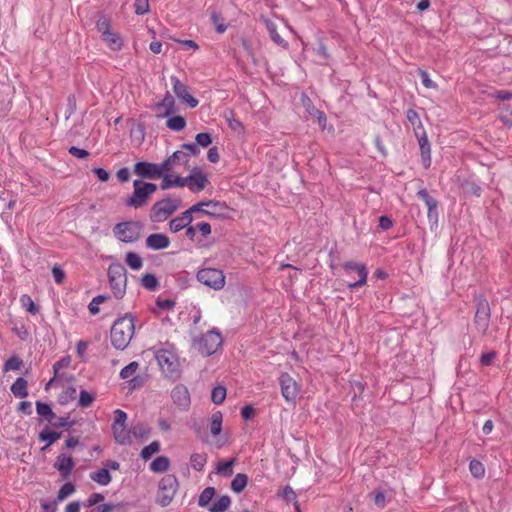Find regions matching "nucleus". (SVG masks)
<instances>
[{"mask_svg":"<svg viewBox=\"0 0 512 512\" xmlns=\"http://www.w3.org/2000/svg\"><path fill=\"white\" fill-rule=\"evenodd\" d=\"M135 332V318L127 313L118 318L110 331L111 344L115 349L124 350L130 343Z\"/></svg>","mask_w":512,"mask_h":512,"instance_id":"nucleus-1","label":"nucleus"},{"mask_svg":"<svg viewBox=\"0 0 512 512\" xmlns=\"http://www.w3.org/2000/svg\"><path fill=\"white\" fill-rule=\"evenodd\" d=\"M133 193L125 200V205L135 209L146 206L151 198V195L157 191V185L151 182H145L136 179L133 182Z\"/></svg>","mask_w":512,"mask_h":512,"instance_id":"nucleus-2","label":"nucleus"},{"mask_svg":"<svg viewBox=\"0 0 512 512\" xmlns=\"http://www.w3.org/2000/svg\"><path fill=\"white\" fill-rule=\"evenodd\" d=\"M222 343V335L216 328H213L205 334H201L199 337L193 339V347L201 355L206 357L214 354Z\"/></svg>","mask_w":512,"mask_h":512,"instance_id":"nucleus-3","label":"nucleus"},{"mask_svg":"<svg viewBox=\"0 0 512 512\" xmlns=\"http://www.w3.org/2000/svg\"><path fill=\"white\" fill-rule=\"evenodd\" d=\"M108 279L116 299H122L126 293L127 271L120 263H113L108 268Z\"/></svg>","mask_w":512,"mask_h":512,"instance_id":"nucleus-4","label":"nucleus"},{"mask_svg":"<svg viewBox=\"0 0 512 512\" xmlns=\"http://www.w3.org/2000/svg\"><path fill=\"white\" fill-rule=\"evenodd\" d=\"M179 487L178 479L173 474H167L158 483L156 502L162 506H168L176 495Z\"/></svg>","mask_w":512,"mask_h":512,"instance_id":"nucleus-5","label":"nucleus"},{"mask_svg":"<svg viewBox=\"0 0 512 512\" xmlns=\"http://www.w3.org/2000/svg\"><path fill=\"white\" fill-rule=\"evenodd\" d=\"M180 198H164L160 201L155 202L150 210V220L152 222H163L170 215H172L180 206Z\"/></svg>","mask_w":512,"mask_h":512,"instance_id":"nucleus-6","label":"nucleus"},{"mask_svg":"<svg viewBox=\"0 0 512 512\" xmlns=\"http://www.w3.org/2000/svg\"><path fill=\"white\" fill-rule=\"evenodd\" d=\"M142 225L137 221L117 223L113 228L114 236L123 243H134L141 235Z\"/></svg>","mask_w":512,"mask_h":512,"instance_id":"nucleus-7","label":"nucleus"},{"mask_svg":"<svg viewBox=\"0 0 512 512\" xmlns=\"http://www.w3.org/2000/svg\"><path fill=\"white\" fill-rule=\"evenodd\" d=\"M197 280L214 290H220L225 285L223 271L216 268H202L196 274Z\"/></svg>","mask_w":512,"mask_h":512,"instance_id":"nucleus-8","label":"nucleus"},{"mask_svg":"<svg viewBox=\"0 0 512 512\" xmlns=\"http://www.w3.org/2000/svg\"><path fill=\"white\" fill-rule=\"evenodd\" d=\"M156 360L167 376L173 377L177 375L179 371V359L178 356L169 349H160L156 353Z\"/></svg>","mask_w":512,"mask_h":512,"instance_id":"nucleus-9","label":"nucleus"},{"mask_svg":"<svg viewBox=\"0 0 512 512\" xmlns=\"http://www.w3.org/2000/svg\"><path fill=\"white\" fill-rule=\"evenodd\" d=\"M490 317H491V310L489 306V302L484 297L477 298V306H476V313L474 317V324L476 329L481 332V334L485 335L489 323H490Z\"/></svg>","mask_w":512,"mask_h":512,"instance_id":"nucleus-10","label":"nucleus"},{"mask_svg":"<svg viewBox=\"0 0 512 512\" xmlns=\"http://www.w3.org/2000/svg\"><path fill=\"white\" fill-rule=\"evenodd\" d=\"M279 385L284 399L288 402H295L299 393L297 382L285 372L281 373L279 377Z\"/></svg>","mask_w":512,"mask_h":512,"instance_id":"nucleus-11","label":"nucleus"},{"mask_svg":"<svg viewBox=\"0 0 512 512\" xmlns=\"http://www.w3.org/2000/svg\"><path fill=\"white\" fill-rule=\"evenodd\" d=\"M342 267L347 273L350 271H355L359 276V279L356 282L349 283L347 285V287L350 290L362 287L366 284L367 277H368V270H367V267L365 264H360L355 261H347L342 265Z\"/></svg>","mask_w":512,"mask_h":512,"instance_id":"nucleus-12","label":"nucleus"},{"mask_svg":"<svg viewBox=\"0 0 512 512\" xmlns=\"http://www.w3.org/2000/svg\"><path fill=\"white\" fill-rule=\"evenodd\" d=\"M171 82L173 84V91L179 99L186 102L190 108H195L198 105V100L189 93V88L186 84L182 83L175 76L171 77Z\"/></svg>","mask_w":512,"mask_h":512,"instance_id":"nucleus-13","label":"nucleus"},{"mask_svg":"<svg viewBox=\"0 0 512 512\" xmlns=\"http://www.w3.org/2000/svg\"><path fill=\"white\" fill-rule=\"evenodd\" d=\"M134 173L141 178L146 179H159L161 178V172L158 169V164L140 161L134 165Z\"/></svg>","mask_w":512,"mask_h":512,"instance_id":"nucleus-14","label":"nucleus"},{"mask_svg":"<svg viewBox=\"0 0 512 512\" xmlns=\"http://www.w3.org/2000/svg\"><path fill=\"white\" fill-rule=\"evenodd\" d=\"M188 188L192 192H200L205 189L208 184V177L198 167H194L191 173L187 176Z\"/></svg>","mask_w":512,"mask_h":512,"instance_id":"nucleus-15","label":"nucleus"},{"mask_svg":"<svg viewBox=\"0 0 512 512\" xmlns=\"http://www.w3.org/2000/svg\"><path fill=\"white\" fill-rule=\"evenodd\" d=\"M195 210H198L197 206H191L189 209L181 213V215L171 219L169 222L170 231L176 233L191 224L194 219L193 211Z\"/></svg>","mask_w":512,"mask_h":512,"instance_id":"nucleus-16","label":"nucleus"},{"mask_svg":"<svg viewBox=\"0 0 512 512\" xmlns=\"http://www.w3.org/2000/svg\"><path fill=\"white\" fill-rule=\"evenodd\" d=\"M74 466L75 463L72 456L64 453L58 455L54 463V468L60 472L62 478L65 480L70 477Z\"/></svg>","mask_w":512,"mask_h":512,"instance_id":"nucleus-17","label":"nucleus"},{"mask_svg":"<svg viewBox=\"0 0 512 512\" xmlns=\"http://www.w3.org/2000/svg\"><path fill=\"white\" fill-rule=\"evenodd\" d=\"M173 403L182 409H187L190 405V395L188 389L182 385H176L171 391Z\"/></svg>","mask_w":512,"mask_h":512,"instance_id":"nucleus-18","label":"nucleus"},{"mask_svg":"<svg viewBox=\"0 0 512 512\" xmlns=\"http://www.w3.org/2000/svg\"><path fill=\"white\" fill-rule=\"evenodd\" d=\"M154 109L158 112V118L169 117L175 112V100L171 94L167 92L162 101L155 104Z\"/></svg>","mask_w":512,"mask_h":512,"instance_id":"nucleus-19","label":"nucleus"},{"mask_svg":"<svg viewBox=\"0 0 512 512\" xmlns=\"http://www.w3.org/2000/svg\"><path fill=\"white\" fill-rule=\"evenodd\" d=\"M146 247L153 250H162L170 245V239L167 235L162 233L150 234L146 238Z\"/></svg>","mask_w":512,"mask_h":512,"instance_id":"nucleus-20","label":"nucleus"},{"mask_svg":"<svg viewBox=\"0 0 512 512\" xmlns=\"http://www.w3.org/2000/svg\"><path fill=\"white\" fill-rule=\"evenodd\" d=\"M417 139L420 146L422 164L424 168L428 169L431 165V146L426 132H423L421 135L417 134Z\"/></svg>","mask_w":512,"mask_h":512,"instance_id":"nucleus-21","label":"nucleus"},{"mask_svg":"<svg viewBox=\"0 0 512 512\" xmlns=\"http://www.w3.org/2000/svg\"><path fill=\"white\" fill-rule=\"evenodd\" d=\"M62 436V432L51 430L46 426L38 435V439L41 442H45V446L41 448V451H47L48 448L59 440Z\"/></svg>","mask_w":512,"mask_h":512,"instance_id":"nucleus-22","label":"nucleus"},{"mask_svg":"<svg viewBox=\"0 0 512 512\" xmlns=\"http://www.w3.org/2000/svg\"><path fill=\"white\" fill-rule=\"evenodd\" d=\"M36 412L37 414L46 420L51 426L57 418L55 412L52 410L51 406L42 401H36Z\"/></svg>","mask_w":512,"mask_h":512,"instance_id":"nucleus-23","label":"nucleus"},{"mask_svg":"<svg viewBox=\"0 0 512 512\" xmlns=\"http://www.w3.org/2000/svg\"><path fill=\"white\" fill-rule=\"evenodd\" d=\"M193 206H197V208H198V210L193 211V214L194 213H200L202 215H207V216H211V217H218L219 215L216 212H214V211L203 209V206H206V207H221V208H225L226 207L224 203H221V202L216 201V200L200 201V202L194 204Z\"/></svg>","mask_w":512,"mask_h":512,"instance_id":"nucleus-24","label":"nucleus"},{"mask_svg":"<svg viewBox=\"0 0 512 512\" xmlns=\"http://www.w3.org/2000/svg\"><path fill=\"white\" fill-rule=\"evenodd\" d=\"M265 26H266L267 31L269 32L271 40L276 45H278L282 48L288 47V42L280 36V34L277 31V25L273 21L266 19Z\"/></svg>","mask_w":512,"mask_h":512,"instance_id":"nucleus-25","label":"nucleus"},{"mask_svg":"<svg viewBox=\"0 0 512 512\" xmlns=\"http://www.w3.org/2000/svg\"><path fill=\"white\" fill-rule=\"evenodd\" d=\"M112 431L115 441L120 445H127L131 443V431L127 430L126 426H112Z\"/></svg>","mask_w":512,"mask_h":512,"instance_id":"nucleus-26","label":"nucleus"},{"mask_svg":"<svg viewBox=\"0 0 512 512\" xmlns=\"http://www.w3.org/2000/svg\"><path fill=\"white\" fill-rule=\"evenodd\" d=\"M27 385V381L24 378L19 377L11 385L10 390L15 397L25 398L28 396Z\"/></svg>","mask_w":512,"mask_h":512,"instance_id":"nucleus-27","label":"nucleus"},{"mask_svg":"<svg viewBox=\"0 0 512 512\" xmlns=\"http://www.w3.org/2000/svg\"><path fill=\"white\" fill-rule=\"evenodd\" d=\"M90 478L102 486H107L112 479L111 474L107 468H101L90 473Z\"/></svg>","mask_w":512,"mask_h":512,"instance_id":"nucleus-28","label":"nucleus"},{"mask_svg":"<svg viewBox=\"0 0 512 512\" xmlns=\"http://www.w3.org/2000/svg\"><path fill=\"white\" fill-rule=\"evenodd\" d=\"M102 39L107 43L108 47L114 51L121 50L123 46V40L118 33L110 31L103 35Z\"/></svg>","mask_w":512,"mask_h":512,"instance_id":"nucleus-29","label":"nucleus"},{"mask_svg":"<svg viewBox=\"0 0 512 512\" xmlns=\"http://www.w3.org/2000/svg\"><path fill=\"white\" fill-rule=\"evenodd\" d=\"M170 460L166 456H158L150 463V470L156 473H162L168 470Z\"/></svg>","mask_w":512,"mask_h":512,"instance_id":"nucleus-30","label":"nucleus"},{"mask_svg":"<svg viewBox=\"0 0 512 512\" xmlns=\"http://www.w3.org/2000/svg\"><path fill=\"white\" fill-rule=\"evenodd\" d=\"M75 398L76 388L74 386H69L59 394L57 402L59 405L65 406L69 404L71 401H73Z\"/></svg>","mask_w":512,"mask_h":512,"instance_id":"nucleus-31","label":"nucleus"},{"mask_svg":"<svg viewBox=\"0 0 512 512\" xmlns=\"http://www.w3.org/2000/svg\"><path fill=\"white\" fill-rule=\"evenodd\" d=\"M248 484V476L244 473H238L231 482V489L235 493H241Z\"/></svg>","mask_w":512,"mask_h":512,"instance_id":"nucleus-32","label":"nucleus"},{"mask_svg":"<svg viewBox=\"0 0 512 512\" xmlns=\"http://www.w3.org/2000/svg\"><path fill=\"white\" fill-rule=\"evenodd\" d=\"M207 463V454L206 453H193L190 456V464L192 468L196 471H202L204 469L205 464Z\"/></svg>","mask_w":512,"mask_h":512,"instance_id":"nucleus-33","label":"nucleus"},{"mask_svg":"<svg viewBox=\"0 0 512 512\" xmlns=\"http://www.w3.org/2000/svg\"><path fill=\"white\" fill-rule=\"evenodd\" d=\"M222 421L223 415L220 411H216L212 414L211 423H210V431L213 436H217L222 431Z\"/></svg>","mask_w":512,"mask_h":512,"instance_id":"nucleus-34","label":"nucleus"},{"mask_svg":"<svg viewBox=\"0 0 512 512\" xmlns=\"http://www.w3.org/2000/svg\"><path fill=\"white\" fill-rule=\"evenodd\" d=\"M141 285L149 291H155L159 287V281L154 274L146 273L141 278Z\"/></svg>","mask_w":512,"mask_h":512,"instance_id":"nucleus-35","label":"nucleus"},{"mask_svg":"<svg viewBox=\"0 0 512 512\" xmlns=\"http://www.w3.org/2000/svg\"><path fill=\"white\" fill-rule=\"evenodd\" d=\"M231 505V498L228 495L221 496L213 505L209 508L210 512H225Z\"/></svg>","mask_w":512,"mask_h":512,"instance_id":"nucleus-36","label":"nucleus"},{"mask_svg":"<svg viewBox=\"0 0 512 512\" xmlns=\"http://www.w3.org/2000/svg\"><path fill=\"white\" fill-rule=\"evenodd\" d=\"M234 465L235 459L220 461L216 467V472L222 476L230 477L233 474Z\"/></svg>","mask_w":512,"mask_h":512,"instance_id":"nucleus-37","label":"nucleus"},{"mask_svg":"<svg viewBox=\"0 0 512 512\" xmlns=\"http://www.w3.org/2000/svg\"><path fill=\"white\" fill-rule=\"evenodd\" d=\"M417 196L425 203L427 210H431V208H438V201L429 194L427 189H420L417 192Z\"/></svg>","mask_w":512,"mask_h":512,"instance_id":"nucleus-38","label":"nucleus"},{"mask_svg":"<svg viewBox=\"0 0 512 512\" xmlns=\"http://www.w3.org/2000/svg\"><path fill=\"white\" fill-rule=\"evenodd\" d=\"M469 471L474 478L481 479L485 475L483 463L477 459H472L469 463Z\"/></svg>","mask_w":512,"mask_h":512,"instance_id":"nucleus-39","label":"nucleus"},{"mask_svg":"<svg viewBox=\"0 0 512 512\" xmlns=\"http://www.w3.org/2000/svg\"><path fill=\"white\" fill-rule=\"evenodd\" d=\"M210 19L212 24L215 26V30L218 33H224L227 29V25L225 24V18L221 13L216 11H212L210 15Z\"/></svg>","mask_w":512,"mask_h":512,"instance_id":"nucleus-40","label":"nucleus"},{"mask_svg":"<svg viewBox=\"0 0 512 512\" xmlns=\"http://www.w3.org/2000/svg\"><path fill=\"white\" fill-rule=\"evenodd\" d=\"M125 262L132 270H139L143 266L142 258L135 252H128L125 257Z\"/></svg>","mask_w":512,"mask_h":512,"instance_id":"nucleus-41","label":"nucleus"},{"mask_svg":"<svg viewBox=\"0 0 512 512\" xmlns=\"http://www.w3.org/2000/svg\"><path fill=\"white\" fill-rule=\"evenodd\" d=\"M166 126L173 131H181L186 127V120L180 115L173 116L167 120Z\"/></svg>","mask_w":512,"mask_h":512,"instance_id":"nucleus-42","label":"nucleus"},{"mask_svg":"<svg viewBox=\"0 0 512 512\" xmlns=\"http://www.w3.org/2000/svg\"><path fill=\"white\" fill-rule=\"evenodd\" d=\"M216 494V490L214 487H206L202 492L201 494L199 495V498H198V505L200 507H206L208 506V504L211 502V500L213 499V497L215 496Z\"/></svg>","mask_w":512,"mask_h":512,"instance_id":"nucleus-43","label":"nucleus"},{"mask_svg":"<svg viewBox=\"0 0 512 512\" xmlns=\"http://www.w3.org/2000/svg\"><path fill=\"white\" fill-rule=\"evenodd\" d=\"M76 424L75 420H70V414L66 416L57 417L52 423V427L56 429L65 428L66 430H70Z\"/></svg>","mask_w":512,"mask_h":512,"instance_id":"nucleus-44","label":"nucleus"},{"mask_svg":"<svg viewBox=\"0 0 512 512\" xmlns=\"http://www.w3.org/2000/svg\"><path fill=\"white\" fill-rule=\"evenodd\" d=\"M23 365V360L17 356L13 355L9 359H7L3 365V371L8 372L11 370H19Z\"/></svg>","mask_w":512,"mask_h":512,"instance_id":"nucleus-45","label":"nucleus"},{"mask_svg":"<svg viewBox=\"0 0 512 512\" xmlns=\"http://www.w3.org/2000/svg\"><path fill=\"white\" fill-rule=\"evenodd\" d=\"M160 448V443L158 441H153L141 450L140 456L142 459L148 460L153 454L159 452Z\"/></svg>","mask_w":512,"mask_h":512,"instance_id":"nucleus-46","label":"nucleus"},{"mask_svg":"<svg viewBox=\"0 0 512 512\" xmlns=\"http://www.w3.org/2000/svg\"><path fill=\"white\" fill-rule=\"evenodd\" d=\"M76 490V487L73 483L67 482L65 483L58 491L56 501H63L66 498H68L70 495H72Z\"/></svg>","mask_w":512,"mask_h":512,"instance_id":"nucleus-47","label":"nucleus"},{"mask_svg":"<svg viewBox=\"0 0 512 512\" xmlns=\"http://www.w3.org/2000/svg\"><path fill=\"white\" fill-rule=\"evenodd\" d=\"M95 394L86 390H81L79 394L78 406L82 408L90 407L95 401Z\"/></svg>","mask_w":512,"mask_h":512,"instance_id":"nucleus-48","label":"nucleus"},{"mask_svg":"<svg viewBox=\"0 0 512 512\" xmlns=\"http://www.w3.org/2000/svg\"><path fill=\"white\" fill-rule=\"evenodd\" d=\"M226 398V388L224 386H216L211 393V400L214 404L220 405Z\"/></svg>","mask_w":512,"mask_h":512,"instance_id":"nucleus-49","label":"nucleus"},{"mask_svg":"<svg viewBox=\"0 0 512 512\" xmlns=\"http://www.w3.org/2000/svg\"><path fill=\"white\" fill-rule=\"evenodd\" d=\"M111 20L108 16L102 15L96 22V28L101 33V37L111 31Z\"/></svg>","mask_w":512,"mask_h":512,"instance_id":"nucleus-50","label":"nucleus"},{"mask_svg":"<svg viewBox=\"0 0 512 512\" xmlns=\"http://www.w3.org/2000/svg\"><path fill=\"white\" fill-rule=\"evenodd\" d=\"M234 116L235 115L232 110H229L227 113H225V119L228 123V126L233 131H236V132L243 131L244 130L243 124L239 120L235 119Z\"/></svg>","mask_w":512,"mask_h":512,"instance_id":"nucleus-51","label":"nucleus"},{"mask_svg":"<svg viewBox=\"0 0 512 512\" xmlns=\"http://www.w3.org/2000/svg\"><path fill=\"white\" fill-rule=\"evenodd\" d=\"M20 300L22 306L25 307L26 310L31 314H36L39 312V307L34 303V301L29 295H22Z\"/></svg>","mask_w":512,"mask_h":512,"instance_id":"nucleus-52","label":"nucleus"},{"mask_svg":"<svg viewBox=\"0 0 512 512\" xmlns=\"http://www.w3.org/2000/svg\"><path fill=\"white\" fill-rule=\"evenodd\" d=\"M139 368V363L136 361L130 362L127 366L122 368L120 371V377L122 379H128L132 375H134Z\"/></svg>","mask_w":512,"mask_h":512,"instance_id":"nucleus-53","label":"nucleus"},{"mask_svg":"<svg viewBox=\"0 0 512 512\" xmlns=\"http://www.w3.org/2000/svg\"><path fill=\"white\" fill-rule=\"evenodd\" d=\"M212 141V136L208 132L198 133L195 136V142L199 147H208L210 144H212Z\"/></svg>","mask_w":512,"mask_h":512,"instance_id":"nucleus-54","label":"nucleus"},{"mask_svg":"<svg viewBox=\"0 0 512 512\" xmlns=\"http://www.w3.org/2000/svg\"><path fill=\"white\" fill-rule=\"evenodd\" d=\"M170 159H172V162L175 164L177 163H180L181 161L183 162V165L185 167H188V162H189V154L180 150V151H175L171 156H170Z\"/></svg>","mask_w":512,"mask_h":512,"instance_id":"nucleus-55","label":"nucleus"},{"mask_svg":"<svg viewBox=\"0 0 512 512\" xmlns=\"http://www.w3.org/2000/svg\"><path fill=\"white\" fill-rule=\"evenodd\" d=\"M499 119L504 125L512 127V108L504 107L499 114Z\"/></svg>","mask_w":512,"mask_h":512,"instance_id":"nucleus-56","label":"nucleus"},{"mask_svg":"<svg viewBox=\"0 0 512 512\" xmlns=\"http://www.w3.org/2000/svg\"><path fill=\"white\" fill-rule=\"evenodd\" d=\"M134 7L137 15H144L150 11L149 0H135Z\"/></svg>","mask_w":512,"mask_h":512,"instance_id":"nucleus-57","label":"nucleus"},{"mask_svg":"<svg viewBox=\"0 0 512 512\" xmlns=\"http://www.w3.org/2000/svg\"><path fill=\"white\" fill-rule=\"evenodd\" d=\"M52 275H53V278H54V281L57 283V284H62L65 280V272L64 270L62 269V267L60 265H54L53 268H52Z\"/></svg>","mask_w":512,"mask_h":512,"instance_id":"nucleus-58","label":"nucleus"},{"mask_svg":"<svg viewBox=\"0 0 512 512\" xmlns=\"http://www.w3.org/2000/svg\"><path fill=\"white\" fill-rule=\"evenodd\" d=\"M71 359L69 356L62 357L60 360L54 363L53 370L55 377H59L58 372L60 369L67 368L70 365Z\"/></svg>","mask_w":512,"mask_h":512,"instance_id":"nucleus-59","label":"nucleus"},{"mask_svg":"<svg viewBox=\"0 0 512 512\" xmlns=\"http://www.w3.org/2000/svg\"><path fill=\"white\" fill-rule=\"evenodd\" d=\"M131 433L136 438H145L148 436L149 431L143 424H136L132 427Z\"/></svg>","mask_w":512,"mask_h":512,"instance_id":"nucleus-60","label":"nucleus"},{"mask_svg":"<svg viewBox=\"0 0 512 512\" xmlns=\"http://www.w3.org/2000/svg\"><path fill=\"white\" fill-rule=\"evenodd\" d=\"M114 414L115 418L112 426H126L127 414L121 409L115 410Z\"/></svg>","mask_w":512,"mask_h":512,"instance_id":"nucleus-61","label":"nucleus"},{"mask_svg":"<svg viewBox=\"0 0 512 512\" xmlns=\"http://www.w3.org/2000/svg\"><path fill=\"white\" fill-rule=\"evenodd\" d=\"M104 500V495L101 493H92L86 502L84 503L85 507H92L97 505L98 503L102 502Z\"/></svg>","mask_w":512,"mask_h":512,"instance_id":"nucleus-62","label":"nucleus"},{"mask_svg":"<svg viewBox=\"0 0 512 512\" xmlns=\"http://www.w3.org/2000/svg\"><path fill=\"white\" fill-rule=\"evenodd\" d=\"M68 152L71 155H73L74 157L79 158V159H86L90 155V153L87 150L76 147V146H71L69 148Z\"/></svg>","mask_w":512,"mask_h":512,"instance_id":"nucleus-63","label":"nucleus"},{"mask_svg":"<svg viewBox=\"0 0 512 512\" xmlns=\"http://www.w3.org/2000/svg\"><path fill=\"white\" fill-rule=\"evenodd\" d=\"M119 504L105 503L93 508L90 512H112Z\"/></svg>","mask_w":512,"mask_h":512,"instance_id":"nucleus-64","label":"nucleus"}]
</instances>
